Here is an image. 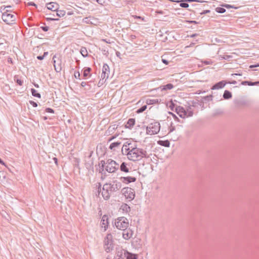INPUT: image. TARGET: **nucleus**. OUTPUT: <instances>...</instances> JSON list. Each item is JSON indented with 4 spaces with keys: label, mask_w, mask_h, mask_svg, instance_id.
<instances>
[{
    "label": "nucleus",
    "mask_w": 259,
    "mask_h": 259,
    "mask_svg": "<svg viewBox=\"0 0 259 259\" xmlns=\"http://www.w3.org/2000/svg\"><path fill=\"white\" fill-rule=\"evenodd\" d=\"M127 158L133 161H137L141 160L142 158H148L149 154L144 149L135 147L131 149V151L125 153Z\"/></svg>",
    "instance_id": "obj_1"
},
{
    "label": "nucleus",
    "mask_w": 259,
    "mask_h": 259,
    "mask_svg": "<svg viewBox=\"0 0 259 259\" xmlns=\"http://www.w3.org/2000/svg\"><path fill=\"white\" fill-rule=\"evenodd\" d=\"M10 11L7 10L2 14V19L7 24H13L16 19V17L13 14L9 13Z\"/></svg>",
    "instance_id": "obj_2"
},
{
    "label": "nucleus",
    "mask_w": 259,
    "mask_h": 259,
    "mask_svg": "<svg viewBox=\"0 0 259 259\" xmlns=\"http://www.w3.org/2000/svg\"><path fill=\"white\" fill-rule=\"evenodd\" d=\"M160 128V125L158 122H154L150 123L146 128L147 134L153 135L157 134Z\"/></svg>",
    "instance_id": "obj_3"
},
{
    "label": "nucleus",
    "mask_w": 259,
    "mask_h": 259,
    "mask_svg": "<svg viewBox=\"0 0 259 259\" xmlns=\"http://www.w3.org/2000/svg\"><path fill=\"white\" fill-rule=\"evenodd\" d=\"M128 224V220L125 217H119L115 222L116 228L122 230L127 228Z\"/></svg>",
    "instance_id": "obj_4"
},
{
    "label": "nucleus",
    "mask_w": 259,
    "mask_h": 259,
    "mask_svg": "<svg viewBox=\"0 0 259 259\" xmlns=\"http://www.w3.org/2000/svg\"><path fill=\"white\" fill-rule=\"evenodd\" d=\"M105 250L107 252H109L113 248L112 235L108 234L104 240Z\"/></svg>",
    "instance_id": "obj_5"
},
{
    "label": "nucleus",
    "mask_w": 259,
    "mask_h": 259,
    "mask_svg": "<svg viewBox=\"0 0 259 259\" xmlns=\"http://www.w3.org/2000/svg\"><path fill=\"white\" fill-rule=\"evenodd\" d=\"M121 193L125 196L126 199H128L129 201L133 200L135 196L134 189L129 187L122 188L121 189Z\"/></svg>",
    "instance_id": "obj_6"
},
{
    "label": "nucleus",
    "mask_w": 259,
    "mask_h": 259,
    "mask_svg": "<svg viewBox=\"0 0 259 259\" xmlns=\"http://www.w3.org/2000/svg\"><path fill=\"white\" fill-rule=\"evenodd\" d=\"M53 61L55 71L57 72H60L62 70V59L60 56L54 55Z\"/></svg>",
    "instance_id": "obj_7"
},
{
    "label": "nucleus",
    "mask_w": 259,
    "mask_h": 259,
    "mask_svg": "<svg viewBox=\"0 0 259 259\" xmlns=\"http://www.w3.org/2000/svg\"><path fill=\"white\" fill-rule=\"evenodd\" d=\"M108 187L110 190V192H116L118 191L122 187L121 183L117 181H114L113 182V184H108Z\"/></svg>",
    "instance_id": "obj_8"
},
{
    "label": "nucleus",
    "mask_w": 259,
    "mask_h": 259,
    "mask_svg": "<svg viewBox=\"0 0 259 259\" xmlns=\"http://www.w3.org/2000/svg\"><path fill=\"white\" fill-rule=\"evenodd\" d=\"M108 183L105 184L102 187V195L105 200H108L111 195V193L109 187H108Z\"/></svg>",
    "instance_id": "obj_9"
},
{
    "label": "nucleus",
    "mask_w": 259,
    "mask_h": 259,
    "mask_svg": "<svg viewBox=\"0 0 259 259\" xmlns=\"http://www.w3.org/2000/svg\"><path fill=\"white\" fill-rule=\"evenodd\" d=\"M118 164L116 162H113L109 165H106L105 170L110 173L115 172L116 170L118 169Z\"/></svg>",
    "instance_id": "obj_10"
},
{
    "label": "nucleus",
    "mask_w": 259,
    "mask_h": 259,
    "mask_svg": "<svg viewBox=\"0 0 259 259\" xmlns=\"http://www.w3.org/2000/svg\"><path fill=\"white\" fill-rule=\"evenodd\" d=\"M109 72L110 68L109 66L107 65V64L104 63L103 66L102 72L101 76L102 80H104V79L106 80L108 78Z\"/></svg>",
    "instance_id": "obj_11"
},
{
    "label": "nucleus",
    "mask_w": 259,
    "mask_h": 259,
    "mask_svg": "<svg viewBox=\"0 0 259 259\" xmlns=\"http://www.w3.org/2000/svg\"><path fill=\"white\" fill-rule=\"evenodd\" d=\"M176 111L178 114L181 113L179 114L180 116L182 117L183 116H191L193 115V112L192 111H190L188 113V115H187V112L185 110V109L182 107H178L176 108Z\"/></svg>",
    "instance_id": "obj_12"
},
{
    "label": "nucleus",
    "mask_w": 259,
    "mask_h": 259,
    "mask_svg": "<svg viewBox=\"0 0 259 259\" xmlns=\"http://www.w3.org/2000/svg\"><path fill=\"white\" fill-rule=\"evenodd\" d=\"M65 14H66V12L64 10H57L55 12H53L52 13H50L47 15L50 16H52V17L55 18L56 16H57L59 17H63L65 15Z\"/></svg>",
    "instance_id": "obj_13"
},
{
    "label": "nucleus",
    "mask_w": 259,
    "mask_h": 259,
    "mask_svg": "<svg viewBox=\"0 0 259 259\" xmlns=\"http://www.w3.org/2000/svg\"><path fill=\"white\" fill-rule=\"evenodd\" d=\"M135 147H137L135 144H133L132 143L126 142L122 147V151H123L124 150L125 153H127L128 151L131 152V149Z\"/></svg>",
    "instance_id": "obj_14"
},
{
    "label": "nucleus",
    "mask_w": 259,
    "mask_h": 259,
    "mask_svg": "<svg viewBox=\"0 0 259 259\" xmlns=\"http://www.w3.org/2000/svg\"><path fill=\"white\" fill-rule=\"evenodd\" d=\"M122 237L124 239L128 240L133 235V231L130 229H125L122 230Z\"/></svg>",
    "instance_id": "obj_15"
},
{
    "label": "nucleus",
    "mask_w": 259,
    "mask_h": 259,
    "mask_svg": "<svg viewBox=\"0 0 259 259\" xmlns=\"http://www.w3.org/2000/svg\"><path fill=\"white\" fill-rule=\"evenodd\" d=\"M120 179L123 183L126 184L131 182H135L136 181V178L133 177H122Z\"/></svg>",
    "instance_id": "obj_16"
},
{
    "label": "nucleus",
    "mask_w": 259,
    "mask_h": 259,
    "mask_svg": "<svg viewBox=\"0 0 259 259\" xmlns=\"http://www.w3.org/2000/svg\"><path fill=\"white\" fill-rule=\"evenodd\" d=\"M47 7L48 10H51L53 12H55L58 10V5L53 2L47 4Z\"/></svg>",
    "instance_id": "obj_17"
},
{
    "label": "nucleus",
    "mask_w": 259,
    "mask_h": 259,
    "mask_svg": "<svg viewBox=\"0 0 259 259\" xmlns=\"http://www.w3.org/2000/svg\"><path fill=\"white\" fill-rule=\"evenodd\" d=\"M226 84V82L225 81H219L215 84H214L211 88V90H218L220 89H222L225 87Z\"/></svg>",
    "instance_id": "obj_18"
},
{
    "label": "nucleus",
    "mask_w": 259,
    "mask_h": 259,
    "mask_svg": "<svg viewBox=\"0 0 259 259\" xmlns=\"http://www.w3.org/2000/svg\"><path fill=\"white\" fill-rule=\"evenodd\" d=\"M125 257L126 259H137L138 255L128 251H125Z\"/></svg>",
    "instance_id": "obj_19"
},
{
    "label": "nucleus",
    "mask_w": 259,
    "mask_h": 259,
    "mask_svg": "<svg viewBox=\"0 0 259 259\" xmlns=\"http://www.w3.org/2000/svg\"><path fill=\"white\" fill-rule=\"evenodd\" d=\"M101 222H102V227L104 228L105 230L108 227V217L106 215H104L102 218Z\"/></svg>",
    "instance_id": "obj_20"
},
{
    "label": "nucleus",
    "mask_w": 259,
    "mask_h": 259,
    "mask_svg": "<svg viewBox=\"0 0 259 259\" xmlns=\"http://www.w3.org/2000/svg\"><path fill=\"white\" fill-rule=\"evenodd\" d=\"M135 123V119L134 118H130L125 125V127L126 128L131 129Z\"/></svg>",
    "instance_id": "obj_21"
},
{
    "label": "nucleus",
    "mask_w": 259,
    "mask_h": 259,
    "mask_svg": "<svg viewBox=\"0 0 259 259\" xmlns=\"http://www.w3.org/2000/svg\"><path fill=\"white\" fill-rule=\"evenodd\" d=\"M120 169L124 172H128L129 171V168L127 166V164L124 162L121 163L120 166Z\"/></svg>",
    "instance_id": "obj_22"
},
{
    "label": "nucleus",
    "mask_w": 259,
    "mask_h": 259,
    "mask_svg": "<svg viewBox=\"0 0 259 259\" xmlns=\"http://www.w3.org/2000/svg\"><path fill=\"white\" fill-rule=\"evenodd\" d=\"M125 250L120 249L116 251V254L118 257H125Z\"/></svg>",
    "instance_id": "obj_23"
},
{
    "label": "nucleus",
    "mask_w": 259,
    "mask_h": 259,
    "mask_svg": "<svg viewBox=\"0 0 259 259\" xmlns=\"http://www.w3.org/2000/svg\"><path fill=\"white\" fill-rule=\"evenodd\" d=\"M174 88V85L172 83H167L165 85H162L160 87L161 91L163 90H169L172 89Z\"/></svg>",
    "instance_id": "obj_24"
},
{
    "label": "nucleus",
    "mask_w": 259,
    "mask_h": 259,
    "mask_svg": "<svg viewBox=\"0 0 259 259\" xmlns=\"http://www.w3.org/2000/svg\"><path fill=\"white\" fill-rule=\"evenodd\" d=\"M232 95L231 92H230V91H229L228 90L225 91L224 93L223 94V98L225 99L228 100V99H231L232 98Z\"/></svg>",
    "instance_id": "obj_25"
},
{
    "label": "nucleus",
    "mask_w": 259,
    "mask_h": 259,
    "mask_svg": "<svg viewBox=\"0 0 259 259\" xmlns=\"http://www.w3.org/2000/svg\"><path fill=\"white\" fill-rule=\"evenodd\" d=\"M158 143L162 146L165 147H169L170 146V142L168 140H165V141H159L158 142Z\"/></svg>",
    "instance_id": "obj_26"
},
{
    "label": "nucleus",
    "mask_w": 259,
    "mask_h": 259,
    "mask_svg": "<svg viewBox=\"0 0 259 259\" xmlns=\"http://www.w3.org/2000/svg\"><path fill=\"white\" fill-rule=\"evenodd\" d=\"M176 3H180V6L182 8H187L189 6V4L187 3H186L185 0H183V1H176Z\"/></svg>",
    "instance_id": "obj_27"
},
{
    "label": "nucleus",
    "mask_w": 259,
    "mask_h": 259,
    "mask_svg": "<svg viewBox=\"0 0 259 259\" xmlns=\"http://www.w3.org/2000/svg\"><path fill=\"white\" fill-rule=\"evenodd\" d=\"M121 143L119 142H115L111 143L109 146V148L111 150H115V148L118 147L120 145Z\"/></svg>",
    "instance_id": "obj_28"
},
{
    "label": "nucleus",
    "mask_w": 259,
    "mask_h": 259,
    "mask_svg": "<svg viewBox=\"0 0 259 259\" xmlns=\"http://www.w3.org/2000/svg\"><path fill=\"white\" fill-rule=\"evenodd\" d=\"M121 209L123 211L128 212L131 210V207L127 204H123L121 206Z\"/></svg>",
    "instance_id": "obj_29"
},
{
    "label": "nucleus",
    "mask_w": 259,
    "mask_h": 259,
    "mask_svg": "<svg viewBox=\"0 0 259 259\" xmlns=\"http://www.w3.org/2000/svg\"><path fill=\"white\" fill-rule=\"evenodd\" d=\"M91 71V68L90 67H86L83 69V76L84 77H87L89 75L90 72Z\"/></svg>",
    "instance_id": "obj_30"
},
{
    "label": "nucleus",
    "mask_w": 259,
    "mask_h": 259,
    "mask_svg": "<svg viewBox=\"0 0 259 259\" xmlns=\"http://www.w3.org/2000/svg\"><path fill=\"white\" fill-rule=\"evenodd\" d=\"M31 92L32 95L33 96L38 98H41L40 94L39 93H37V91L35 90L34 89L32 88L31 89Z\"/></svg>",
    "instance_id": "obj_31"
},
{
    "label": "nucleus",
    "mask_w": 259,
    "mask_h": 259,
    "mask_svg": "<svg viewBox=\"0 0 259 259\" xmlns=\"http://www.w3.org/2000/svg\"><path fill=\"white\" fill-rule=\"evenodd\" d=\"M80 52L83 57H86L88 56V53L85 48L82 47L80 49Z\"/></svg>",
    "instance_id": "obj_32"
},
{
    "label": "nucleus",
    "mask_w": 259,
    "mask_h": 259,
    "mask_svg": "<svg viewBox=\"0 0 259 259\" xmlns=\"http://www.w3.org/2000/svg\"><path fill=\"white\" fill-rule=\"evenodd\" d=\"M158 102V99H148L146 103L148 104H154Z\"/></svg>",
    "instance_id": "obj_33"
},
{
    "label": "nucleus",
    "mask_w": 259,
    "mask_h": 259,
    "mask_svg": "<svg viewBox=\"0 0 259 259\" xmlns=\"http://www.w3.org/2000/svg\"><path fill=\"white\" fill-rule=\"evenodd\" d=\"M226 9L222 7H217L215 8V11L218 13H224L226 12Z\"/></svg>",
    "instance_id": "obj_34"
},
{
    "label": "nucleus",
    "mask_w": 259,
    "mask_h": 259,
    "mask_svg": "<svg viewBox=\"0 0 259 259\" xmlns=\"http://www.w3.org/2000/svg\"><path fill=\"white\" fill-rule=\"evenodd\" d=\"M147 105H143L137 110V113H141L144 112L147 109Z\"/></svg>",
    "instance_id": "obj_35"
},
{
    "label": "nucleus",
    "mask_w": 259,
    "mask_h": 259,
    "mask_svg": "<svg viewBox=\"0 0 259 259\" xmlns=\"http://www.w3.org/2000/svg\"><path fill=\"white\" fill-rule=\"evenodd\" d=\"M203 99L204 101H211L212 100V95H210L206 96L203 97Z\"/></svg>",
    "instance_id": "obj_36"
},
{
    "label": "nucleus",
    "mask_w": 259,
    "mask_h": 259,
    "mask_svg": "<svg viewBox=\"0 0 259 259\" xmlns=\"http://www.w3.org/2000/svg\"><path fill=\"white\" fill-rule=\"evenodd\" d=\"M241 84L243 85H248L249 86H252V82L250 81H243L241 82Z\"/></svg>",
    "instance_id": "obj_37"
},
{
    "label": "nucleus",
    "mask_w": 259,
    "mask_h": 259,
    "mask_svg": "<svg viewBox=\"0 0 259 259\" xmlns=\"http://www.w3.org/2000/svg\"><path fill=\"white\" fill-rule=\"evenodd\" d=\"M46 19L48 20V21H58L59 20V19L58 18H54L52 16H50L49 17H47L46 18Z\"/></svg>",
    "instance_id": "obj_38"
},
{
    "label": "nucleus",
    "mask_w": 259,
    "mask_h": 259,
    "mask_svg": "<svg viewBox=\"0 0 259 259\" xmlns=\"http://www.w3.org/2000/svg\"><path fill=\"white\" fill-rule=\"evenodd\" d=\"M74 77L76 79H80V73L78 71H75L74 73Z\"/></svg>",
    "instance_id": "obj_39"
},
{
    "label": "nucleus",
    "mask_w": 259,
    "mask_h": 259,
    "mask_svg": "<svg viewBox=\"0 0 259 259\" xmlns=\"http://www.w3.org/2000/svg\"><path fill=\"white\" fill-rule=\"evenodd\" d=\"M101 184L100 183H98V185L97 186V187H98L97 189H98V195L100 194V192H101Z\"/></svg>",
    "instance_id": "obj_40"
},
{
    "label": "nucleus",
    "mask_w": 259,
    "mask_h": 259,
    "mask_svg": "<svg viewBox=\"0 0 259 259\" xmlns=\"http://www.w3.org/2000/svg\"><path fill=\"white\" fill-rule=\"evenodd\" d=\"M46 112L48 113H54V110L51 108H47L46 109Z\"/></svg>",
    "instance_id": "obj_41"
},
{
    "label": "nucleus",
    "mask_w": 259,
    "mask_h": 259,
    "mask_svg": "<svg viewBox=\"0 0 259 259\" xmlns=\"http://www.w3.org/2000/svg\"><path fill=\"white\" fill-rule=\"evenodd\" d=\"M40 28L44 31L47 32V31H48L49 30V27L48 26H41Z\"/></svg>",
    "instance_id": "obj_42"
},
{
    "label": "nucleus",
    "mask_w": 259,
    "mask_h": 259,
    "mask_svg": "<svg viewBox=\"0 0 259 259\" xmlns=\"http://www.w3.org/2000/svg\"><path fill=\"white\" fill-rule=\"evenodd\" d=\"M30 104L34 107H36L37 106V104L34 101H29Z\"/></svg>",
    "instance_id": "obj_43"
},
{
    "label": "nucleus",
    "mask_w": 259,
    "mask_h": 259,
    "mask_svg": "<svg viewBox=\"0 0 259 259\" xmlns=\"http://www.w3.org/2000/svg\"><path fill=\"white\" fill-rule=\"evenodd\" d=\"M210 12V11L209 10H204L202 12L200 13V14L202 15L204 14H206L208 13H209Z\"/></svg>",
    "instance_id": "obj_44"
},
{
    "label": "nucleus",
    "mask_w": 259,
    "mask_h": 259,
    "mask_svg": "<svg viewBox=\"0 0 259 259\" xmlns=\"http://www.w3.org/2000/svg\"><path fill=\"white\" fill-rule=\"evenodd\" d=\"M16 81L20 85H22L23 83V80H21L20 79H17Z\"/></svg>",
    "instance_id": "obj_45"
},
{
    "label": "nucleus",
    "mask_w": 259,
    "mask_h": 259,
    "mask_svg": "<svg viewBox=\"0 0 259 259\" xmlns=\"http://www.w3.org/2000/svg\"><path fill=\"white\" fill-rule=\"evenodd\" d=\"M113 162H115V161H114L113 160H112L111 159H108L107 160V161L106 162V165H109L110 164H111Z\"/></svg>",
    "instance_id": "obj_46"
},
{
    "label": "nucleus",
    "mask_w": 259,
    "mask_h": 259,
    "mask_svg": "<svg viewBox=\"0 0 259 259\" xmlns=\"http://www.w3.org/2000/svg\"><path fill=\"white\" fill-rule=\"evenodd\" d=\"M257 67H259V63H257V64H256L254 65H250L249 68H253Z\"/></svg>",
    "instance_id": "obj_47"
},
{
    "label": "nucleus",
    "mask_w": 259,
    "mask_h": 259,
    "mask_svg": "<svg viewBox=\"0 0 259 259\" xmlns=\"http://www.w3.org/2000/svg\"><path fill=\"white\" fill-rule=\"evenodd\" d=\"M104 82V80H102V78L100 79V81L98 82V86L100 87L102 85Z\"/></svg>",
    "instance_id": "obj_48"
},
{
    "label": "nucleus",
    "mask_w": 259,
    "mask_h": 259,
    "mask_svg": "<svg viewBox=\"0 0 259 259\" xmlns=\"http://www.w3.org/2000/svg\"><path fill=\"white\" fill-rule=\"evenodd\" d=\"M231 58H232V56H230V55H226L224 57H222L223 59H225V60H228Z\"/></svg>",
    "instance_id": "obj_49"
},
{
    "label": "nucleus",
    "mask_w": 259,
    "mask_h": 259,
    "mask_svg": "<svg viewBox=\"0 0 259 259\" xmlns=\"http://www.w3.org/2000/svg\"><path fill=\"white\" fill-rule=\"evenodd\" d=\"M169 113L172 115V116H173L174 118L175 119V120L179 121L178 117L175 114H174V113H172L171 112H169Z\"/></svg>",
    "instance_id": "obj_50"
},
{
    "label": "nucleus",
    "mask_w": 259,
    "mask_h": 259,
    "mask_svg": "<svg viewBox=\"0 0 259 259\" xmlns=\"http://www.w3.org/2000/svg\"><path fill=\"white\" fill-rule=\"evenodd\" d=\"M36 58H37V59L38 60H43L44 59L45 57H44V56H42V55L40 56H40H37Z\"/></svg>",
    "instance_id": "obj_51"
},
{
    "label": "nucleus",
    "mask_w": 259,
    "mask_h": 259,
    "mask_svg": "<svg viewBox=\"0 0 259 259\" xmlns=\"http://www.w3.org/2000/svg\"><path fill=\"white\" fill-rule=\"evenodd\" d=\"M162 62L165 65H167L168 64V61L164 59H162Z\"/></svg>",
    "instance_id": "obj_52"
},
{
    "label": "nucleus",
    "mask_w": 259,
    "mask_h": 259,
    "mask_svg": "<svg viewBox=\"0 0 259 259\" xmlns=\"http://www.w3.org/2000/svg\"><path fill=\"white\" fill-rule=\"evenodd\" d=\"M105 167H106V165H101V167H100V172H102V171L104 170V168H105Z\"/></svg>",
    "instance_id": "obj_53"
},
{
    "label": "nucleus",
    "mask_w": 259,
    "mask_h": 259,
    "mask_svg": "<svg viewBox=\"0 0 259 259\" xmlns=\"http://www.w3.org/2000/svg\"><path fill=\"white\" fill-rule=\"evenodd\" d=\"M223 6L227 8H233V6L230 5H228V4H225V5H224Z\"/></svg>",
    "instance_id": "obj_54"
},
{
    "label": "nucleus",
    "mask_w": 259,
    "mask_h": 259,
    "mask_svg": "<svg viewBox=\"0 0 259 259\" xmlns=\"http://www.w3.org/2000/svg\"><path fill=\"white\" fill-rule=\"evenodd\" d=\"M134 17H135V18H136V19H141L142 20H144V18L140 16H134Z\"/></svg>",
    "instance_id": "obj_55"
},
{
    "label": "nucleus",
    "mask_w": 259,
    "mask_h": 259,
    "mask_svg": "<svg viewBox=\"0 0 259 259\" xmlns=\"http://www.w3.org/2000/svg\"><path fill=\"white\" fill-rule=\"evenodd\" d=\"M211 61H207V60H205L203 62V63L206 64V65H208V64H211Z\"/></svg>",
    "instance_id": "obj_56"
},
{
    "label": "nucleus",
    "mask_w": 259,
    "mask_h": 259,
    "mask_svg": "<svg viewBox=\"0 0 259 259\" xmlns=\"http://www.w3.org/2000/svg\"><path fill=\"white\" fill-rule=\"evenodd\" d=\"M11 6H8L7 7H4L3 8V7H2L1 8V11L2 12V11H4L6 8H11Z\"/></svg>",
    "instance_id": "obj_57"
},
{
    "label": "nucleus",
    "mask_w": 259,
    "mask_h": 259,
    "mask_svg": "<svg viewBox=\"0 0 259 259\" xmlns=\"http://www.w3.org/2000/svg\"><path fill=\"white\" fill-rule=\"evenodd\" d=\"M87 83L85 82L82 81L81 82L80 85L82 87H84L87 85Z\"/></svg>",
    "instance_id": "obj_58"
},
{
    "label": "nucleus",
    "mask_w": 259,
    "mask_h": 259,
    "mask_svg": "<svg viewBox=\"0 0 259 259\" xmlns=\"http://www.w3.org/2000/svg\"><path fill=\"white\" fill-rule=\"evenodd\" d=\"M29 6H33L36 7V5L33 2H29L28 3Z\"/></svg>",
    "instance_id": "obj_59"
},
{
    "label": "nucleus",
    "mask_w": 259,
    "mask_h": 259,
    "mask_svg": "<svg viewBox=\"0 0 259 259\" xmlns=\"http://www.w3.org/2000/svg\"><path fill=\"white\" fill-rule=\"evenodd\" d=\"M232 76H234V75L241 76L242 75V73H233V74H232Z\"/></svg>",
    "instance_id": "obj_60"
},
{
    "label": "nucleus",
    "mask_w": 259,
    "mask_h": 259,
    "mask_svg": "<svg viewBox=\"0 0 259 259\" xmlns=\"http://www.w3.org/2000/svg\"><path fill=\"white\" fill-rule=\"evenodd\" d=\"M258 84H259V81H255V82H252V86L253 85H258Z\"/></svg>",
    "instance_id": "obj_61"
},
{
    "label": "nucleus",
    "mask_w": 259,
    "mask_h": 259,
    "mask_svg": "<svg viewBox=\"0 0 259 259\" xmlns=\"http://www.w3.org/2000/svg\"><path fill=\"white\" fill-rule=\"evenodd\" d=\"M175 130V127H174V126H171V127H170V128H169V132H173Z\"/></svg>",
    "instance_id": "obj_62"
},
{
    "label": "nucleus",
    "mask_w": 259,
    "mask_h": 259,
    "mask_svg": "<svg viewBox=\"0 0 259 259\" xmlns=\"http://www.w3.org/2000/svg\"><path fill=\"white\" fill-rule=\"evenodd\" d=\"M101 165H106V164L104 160H101Z\"/></svg>",
    "instance_id": "obj_63"
},
{
    "label": "nucleus",
    "mask_w": 259,
    "mask_h": 259,
    "mask_svg": "<svg viewBox=\"0 0 259 259\" xmlns=\"http://www.w3.org/2000/svg\"><path fill=\"white\" fill-rule=\"evenodd\" d=\"M174 105H174V104L172 102H171V104H170V106H169V107H170V108H171V109H172V108H173V107H174Z\"/></svg>",
    "instance_id": "obj_64"
}]
</instances>
